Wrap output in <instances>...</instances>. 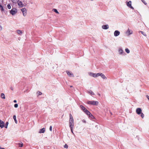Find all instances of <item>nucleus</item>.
<instances>
[{"mask_svg":"<svg viewBox=\"0 0 149 149\" xmlns=\"http://www.w3.org/2000/svg\"><path fill=\"white\" fill-rule=\"evenodd\" d=\"M53 11L57 14L59 13L57 10L56 9H53Z\"/></svg>","mask_w":149,"mask_h":149,"instance_id":"nucleus-26","label":"nucleus"},{"mask_svg":"<svg viewBox=\"0 0 149 149\" xmlns=\"http://www.w3.org/2000/svg\"><path fill=\"white\" fill-rule=\"evenodd\" d=\"M80 107L81 109L84 111V112H89V111L86 109L83 106L80 105Z\"/></svg>","mask_w":149,"mask_h":149,"instance_id":"nucleus-8","label":"nucleus"},{"mask_svg":"<svg viewBox=\"0 0 149 149\" xmlns=\"http://www.w3.org/2000/svg\"><path fill=\"white\" fill-rule=\"evenodd\" d=\"M141 109L140 108H137L136 110V112H141Z\"/></svg>","mask_w":149,"mask_h":149,"instance_id":"nucleus-24","label":"nucleus"},{"mask_svg":"<svg viewBox=\"0 0 149 149\" xmlns=\"http://www.w3.org/2000/svg\"><path fill=\"white\" fill-rule=\"evenodd\" d=\"M139 32H141V33L144 36H147V35H146V34L145 33H144V32H143V31H139Z\"/></svg>","mask_w":149,"mask_h":149,"instance_id":"nucleus-29","label":"nucleus"},{"mask_svg":"<svg viewBox=\"0 0 149 149\" xmlns=\"http://www.w3.org/2000/svg\"><path fill=\"white\" fill-rule=\"evenodd\" d=\"M2 29V26H0V30H1Z\"/></svg>","mask_w":149,"mask_h":149,"instance_id":"nucleus-40","label":"nucleus"},{"mask_svg":"<svg viewBox=\"0 0 149 149\" xmlns=\"http://www.w3.org/2000/svg\"><path fill=\"white\" fill-rule=\"evenodd\" d=\"M3 0H0V8H1V10H3V9L2 6L1 5V4L3 3Z\"/></svg>","mask_w":149,"mask_h":149,"instance_id":"nucleus-14","label":"nucleus"},{"mask_svg":"<svg viewBox=\"0 0 149 149\" xmlns=\"http://www.w3.org/2000/svg\"><path fill=\"white\" fill-rule=\"evenodd\" d=\"M132 2L131 1H130L129 2H128L127 3V5L130 8H131L132 9H133L134 8L131 5Z\"/></svg>","mask_w":149,"mask_h":149,"instance_id":"nucleus-7","label":"nucleus"},{"mask_svg":"<svg viewBox=\"0 0 149 149\" xmlns=\"http://www.w3.org/2000/svg\"><path fill=\"white\" fill-rule=\"evenodd\" d=\"M73 127H72V128H70V130H71V132H72V133L74 134V133L73 132Z\"/></svg>","mask_w":149,"mask_h":149,"instance_id":"nucleus-36","label":"nucleus"},{"mask_svg":"<svg viewBox=\"0 0 149 149\" xmlns=\"http://www.w3.org/2000/svg\"><path fill=\"white\" fill-rule=\"evenodd\" d=\"M66 73H67L68 76L70 77H74V74L70 72L68 70H67L66 71Z\"/></svg>","mask_w":149,"mask_h":149,"instance_id":"nucleus-3","label":"nucleus"},{"mask_svg":"<svg viewBox=\"0 0 149 149\" xmlns=\"http://www.w3.org/2000/svg\"><path fill=\"white\" fill-rule=\"evenodd\" d=\"M18 106V104H16L14 105V107L15 108L17 107Z\"/></svg>","mask_w":149,"mask_h":149,"instance_id":"nucleus-35","label":"nucleus"},{"mask_svg":"<svg viewBox=\"0 0 149 149\" xmlns=\"http://www.w3.org/2000/svg\"><path fill=\"white\" fill-rule=\"evenodd\" d=\"M146 97L147 98H148V97H149V96L147 95H146Z\"/></svg>","mask_w":149,"mask_h":149,"instance_id":"nucleus-42","label":"nucleus"},{"mask_svg":"<svg viewBox=\"0 0 149 149\" xmlns=\"http://www.w3.org/2000/svg\"><path fill=\"white\" fill-rule=\"evenodd\" d=\"M100 76L102 77V79H107V77L105 76L102 73L101 74H100Z\"/></svg>","mask_w":149,"mask_h":149,"instance_id":"nucleus-16","label":"nucleus"},{"mask_svg":"<svg viewBox=\"0 0 149 149\" xmlns=\"http://www.w3.org/2000/svg\"><path fill=\"white\" fill-rule=\"evenodd\" d=\"M69 124L70 128L73 127L74 126V120H69Z\"/></svg>","mask_w":149,"mask_h":149,"instance_id":"nucleus-2","label":"nucleus"},{"mask_svg":"<svg viewBox=\"0 0 149 149\" xmlns=\"http://www.w3.org/2000/svg\"><path fill=\"white\" fill-rule=\"evenodd\" d=\"M4 126V123L0 120V127L1 128H3Z\"/></svg>","mask_w":149,"mask_h":149,"instance_id":"nucleus-9","label":"nucleus"},{"mask_svg":"<svg viewBox=\"0 0 149 149\" xmlns=\"http://www.w3.org/2000/svg\"><path fill=\"white\" fill-rule=\"evenodd\" d=\"M136 113L139 116H141L142 118H143L144 117V115L142 112H136Z\"/></svg>","mask_w":149,"mask_h":149,"instance_id":"nucleus-13","label":"nucleus"},{"mask_svg":"<svg viewBox=\"0 0 149 149\" xmlns=\"http://www.w3.org/2000/svg\"><path fill=\"white\" fill-rule=\"evenodd\" d=\"M69 120H74L73 117L71 114H70V119Z\"/></svg>","mask_w":149,"mask_h":149,"instance_id":"nucleus-21","label":"nucleus"},{"mask_svg":"<svg viewBox=\"0 0 149 149\" xmlns=\"http://www.w3.org/2000/svg\"><path fill=\"white\" fill-rule=\"evenodd\" d=\"M102 28L104 29H107L109 28V26L107 25H104L102 26Z\"/></svg>","mask_w":149,"mask_h":149,"instance_id":"nucleus-15","label":"nucleus"},{"mask_svg":"<svg viewBox=\"0 0 149 149\" xmlns=\"http://www.w3.org/2000/svg\"><path fill=\"white\" fill-rule=\"evenodd\" d=\"M120 33V32L119 31L117 30H116L114 32V35L115 36H118Z\"/></svg>","mask_w":149,"mask_h":149,"instance_id":"nucleus-11","label":"nucleus"},{"mask_svg":"<svg viewBox=\"0 0 149 149\" xmlns=\"http://www.w3.org/2000/svg\"><path fill=\"white\" fill-rule=\"evenodd\" d=\"M125 50L126 52L127 53H130V50L127 48L126 49H125Z\"/></svg>","mask_w":149,"mask_h":149,"instance_id":"nucleus-31","label":"nucleus"},{"mask_svg":"<svg viewBox=\"0 0 149 149\" xmlns=\"http://www.w3.org/2000/svg\"><path fill=\"white\" fill-rule=\"evenodd\" d=\"M98 103H99L98 101H89L87 102V103L88 104L95 106L97 105Z\"/></svg>","mask_w":149,"mask_h":149,"instance_id":"nucleus-1","label":"nucleus"},{"mask_svg":"<svg viewBox=\"0 0 149 149\" xmlns=\"http://www.w3.org/2000/svg\"><path fill=\"white\" fill-rule=\"evenodd\" d=\"M92 76L94 77H97V74L95 73H92Z\"/></svg>","mask_w":149,"mask_h":149,"instance_id":"nucleus-28","label":"nucleus"},{"mask_svg":"<svg viewBox=\"0 0 149 149\" xmlns=\"http://www.w3.org/2000/svg\"><path fill=\"white\" fill-rule=\"evenodd\" d=\"M1 97L2 98L5 99V95L4 93H2L1 94Z\"/></svg>","mask_w":149,"mask_h":149,"instance_id":"nucleus-22","label":"nucleus"},{"mask_svg":"<svg viewBox=\"0 0 149 149\" xmlns=\"http://www.w3.org/2000/svg\"><path fill=\"white\" fill-rule=\"evenodd\" d=\"M13 118L14 119L15 122L16 123H17V121L16 119V116L15 115H14L13 116Z\"/></svg>","mask_w":149,"mask_h":149,"instance_id":"nucleus-20","label":"nucleus"},{"mask_svg":"<svg viewBox=\"0 0 149 149\" xmlns=\"http://www.w3.org/2000/svg\"><path fill=\"white\" fill-rule=\"evenodd\" d=\"M102 74V73H97V77H98L100 76V75H101L100 74Z\"/></svg>","mask_w":149,"mask_h":149,"instance_id":"nucleus-37","label":"nucleus"},{"mask_svg":"<svg viewBox=\"0 0 149 149\" xmlns=\"http://www.w3.org/2000/svg\"><path fill=\"white\" fill-rule=\"evenodd\" d=\"M141 1L145 5H147V3H146V1H145V0H141Z\"/></svg>","mask_w":149,"mask_h":149,"instance_id":"nucleus-30","label":"nucleus"},{"mask_svg":"<svg viewBox=\"0 0 149 149\" xmlns=\"http://www.w3.org/2000/svg\"><path fill=\"white\" fill-rule=\"evenodd\" d=\"M8 122H6L5 123V128H7L8 125Z\"/></svg>","mask_w":149,"mask_h":149,"instance_id":"nucleus-25","label":"nucleus"},{"mask_svg":"<svg viewBox=\"0 0 149 149\" xmlns=\"http://www.w3.org/2000/svg\"><path fill=\"white\" fill-rule=\"evenodd\" d=\"M21 10L23 13V15L24 16H25L27 14L26 9L25 8H22Z\"/></svg>","mask_w":149,"mask_h":149,"instance_id":"nucleus-6","label":"nucleus"},{"mask_svg":"<svg viewBox=\"0 0 149 149\" xmlns=\"http://www.w3.org/2000/svg\"><path fill=\"white\" fill-rule=\"evenodd\" d=\"M127 32L129 33V35L132 34V30H130L128 29L127 31Z\"/></svg>","mask_w":149,"mask_h":149,"instance_id":"nucleus-17","label":"nucleus"},{"mask_svg":"<svg viewBox=\"0 0 149 149\" xmlns=\"http://www.w3.org/2000/svg\"><path fill=\"white\" fill-rule=\"evenodd\" d=\"M82 121L83 123H86V120L84 119H83L82 120Z\"/></svg>","mask_w":149,"mask_h":149,"instance_id":"nucleus-39","label":"nucleus"},{"mask_svg":"<svg viewBox=\"0 0 149 149\" xmlns=\"http://www.w3.org/2000/svg\"><path fill=\"white\" fill-rule=\"evenodd\" d=\"M123 50L121 49H120L119 50V53L120 54H122L123 53Z\"/></svg>","mask_w":149,"mask_h":149,"instance_id":"nucleus-27","label":"nucleus"},{"mask_svg":"<svg viewBox=\"0 0 149 149\" xmlns=\"http://www.w3.org/2000/svg\"><path fill=\"white\" fill-rule=\"evenodd\" d=\"M110 113H111V115L112 114L111 112H110Z\"/></svg>","mask_w":149,"mask_h":149,"instance_id":"nucleus-45","label":"nucleus"},{"mask_svg":"<svg viewBox=\"0 0 149 149\" xmlns=\"http://www.w3.org/2000/svg\"><path fill=\"white\" fill-rule=\"evenodd\" d=\"M17 32L18 34H20L22 33V31L21 30H18L17 31Z\"/></svg>","mask_w":149,"mask_h":149,"instance_id":"nucleus-23","label":"nucleus"},{"mask_svg":"<svg viewBox=\"0 0 149 149\" xmlns=\"http://www.w3.org/2000/svg\"><path fill=\"white\" fill-rule=\"evenodd\" d=\"M64 147L65 148H68V145L67 144H65L64 146Z\"/></svg>","mask_w":149,"mask_h":149,"instance_id":"nucleus-33","label":"nucleus"},{"mask_svg":"<svg viewBox=\"0 0 149 149\" xmlns=\"http://www.w3.org/2000/svg\"><path fill=\"white\" fill-rule=\"evenodd\" d=\"M0 149H5V148H1L0 147Z\"/></svg>","mask_w":149,"mask_h":149,"instance_id":"nucleus-43","label":"nucleus"},{"mask_svg":"<svg viewBox=\"0 0 149 149\" xmlns=\"http://www.w3.org/2000/svg\"><path fill=\"white\" fill-rule=\"evenodd\" d=\"M70 87L71 88V87H72V86H70Z\"/></svg>","mask_w":149,"mask_h":149,"instance_id":"nucleus-44","label":"nucleus"},{"mask_svg":"<svg viewBox=\"0 0 149 149\" xmlns=\"http://www.w3.org/2000/svg\"><path fill=\"white\" fill-rule=\"evenodd\" d=\"M86 115L88 116L89 118L91 119L94 118V116L91 113V112H85Z\"/></svg>","mask_w":149,"mask_h":149,"instance_id":"nucleus-4","label":"nucleus"},{"mask_svg":"<svg viewBox=\"0 0 149 149\" xmlns=\"http://www.w3.org/2000/svg\"><path fill=\"white\" fill-rule=\"evenodd\" d=\"M37 93L39 95H41L42 94V93L40 91L38 92Z\"/></svg>","mask_w":149,"mask_h":149,"instance_id":"nucleus-34","label":"nucleus"},{"mask_svg":"<svg viewBox=\"0 0 149 149\" xmlns=\"http://www.w3.org/2000/svg\"><path fill=\"white\" fill-rule=\"evenodd\" d=\"M13 102H14V103H16V102H17V101H16V100H14Z\"/></svg>","mask_w":149,"mask_h":149,"instance_id":"nucleus-41","label":"nucleus"},{"mask_svg":"<svg viewBox=\"0 0 149 149\" xmlns=\"http://www.w3.org/2000/svg\"><path fill=\"white\" fill-rule=\"evenodd\" d=\"M17 144L19 146V147H22L23 146V143L22 142L19 143H17Z\"/></svg>","mask_w":149,"mask_h":149,"instance_id":"nucleus-19","label":"nucleus"},{"mask_svg":"<svg viewBox=\"0 0 149 149\" xmlns=\"http://www.w3.org/2000/svg\"><path fill=\"white\" fill-rule=\"evenodd\" d=\"M17 13L16 9L15 8L12 9L10 12V13L12 15H14Z\"/></svg>","mask_w":149,"mask_h":149,"instance_id":"nucleus-5","label":"nucleus"},{"mask_svg":"<svg viewBox=\"0 0 149 149\" xmlns=\"http://www.w3.org/2000/svg\"><path fill=\"white\" fill-rule=\"evenodd\" d=\"M7 6L8 8L9 9H10L11 8V6L10 4H8L7 5Z\"/></svg>","mask_w":149,"mask_h":149,"instance_id":"nucleus-32","label":"nucleus"},{"mask_svg":"<svg viewBox=\"0 0 149 149\" xmlns=\"http://www.w3.org/2000/svg\"><path fill=\"white\" fill-rule=\"evenodd\" d=\"M49 130L51 131L52 130V126H50L49 127Z\"/></svg>","mask_w":149,"mask_h":149,"instance_id":"nucleus-38","label":"nucleus"},{"mask_svg":"<svg viewBox=\"0 0 149 149\" xmlns=\"http://www.w3.org/2000/svg\"><path fill=\"white\" fill-rule=\"evenodd\" d=\"M88 93L91 95H94V93L93 91H91V90L88 91Z\"/></svg>","mask_w":149,"mask_h":149,"instance_id":"nucleus-18","label":"nucleus"},{"mask_svg":"<svg viewBox=\"0 0 149 149\" xmlns=\"http://www.w3.org/2000/svg\"><path fill=\"white\" fill-rule=\"evenodd\" d=\"M17 4L20 7H22L23 6V5L21 1H19V0H18Z\"/></svg>","mask_w":149,"mask_h":149,"instance_id":"nucleus-10","label":"nucleus"},{"mask_svg":"<svg viewBox=\"0 0 149 149\" xmlns=\"http://www.w3.org/2000/svg\"><path fill=\"white\" fill-rule=\"evenodd\" d=\"M45 132V128H43L40 130L39 133H44Z\"/></svg>","mask_w":149,"mask_h":149,"instance_id":"nucleus-12","label":"nucleus"},{"mask_svg":"<svg viewBox=\"0 0 149 149\" xmlns=\"http://www.w3.org/2000/svg\"><path fill=\"white\" fill-rule=\"evenodd\" d=\"M97 127V125L95 126V127Z\"/></svg>","mask_w":149,"mask_h":149,"instance_id":"nucleus-46","label":"nucleus"}]
</instances>
